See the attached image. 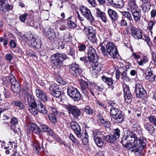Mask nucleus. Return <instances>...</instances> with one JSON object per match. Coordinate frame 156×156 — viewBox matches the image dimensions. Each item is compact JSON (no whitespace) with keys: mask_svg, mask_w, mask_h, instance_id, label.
Masks as SVG:
<instances>
[{"mask_svg":"<svg viewBox=\"0 0 156 156\" xmlns=\"http://www.w3.org/2000/svg\"><path fill=\"white\" fill-rule=\"evenodd\" d=\"M121 142L127 150L133 152L136 156H139L146 146V140L143 137H137L133 132L126 131L122 136Z\"/></svg>","mask_w":156,"mask_h":156,"instance_id":"f257e3e1","label":"nucleus"},{"mask_svg":"<svg viewBox=\"0 0 156 156\" xmlns=\"http://www.w3.org/2000/svg\"><path fill=\"white\" fill-rule=\"evenodd\" d=\"M66 58V54L57 53L51 56L50 60L52 64L55 66L60 68L63 66L64 61Z\"/></svg>","mask_w":156,"mask_h":156,"instance_id":"f03ea898","label":"nucleus"},{"mask_svg":"<svg viewBox=\"0 0 156 156\" xmlns=\"http://www.w3.org/2000/svg\"><path fill=\"white\" fill-rule=\"evenodd\" d=\"M4 83L12 85V89L15 93H20L21 91L20 85L16 80V78L12 75L3 78Z\"/></svg>","mask_w":156,"mask_h":156,"instance_id":"7ed1b4c3","label":"nucleus"},{"mask_svg":"<svg viewBox=\"0 0 156 156\" xmlns=\"http://www.w3.org/2000/svg\"><path fill=\"white\" fill-rule=\"evenodd\" d=\"M69 71L71 75L75 77H81L83 76V70L80 66L77 64L74 63L71 65Z\"/></svg>","mask_w":156,"mask_h":156,"instance_id":"20e7f679","label":"nucleus"},{"mask_svg":"<svg viewBox=\"0 0 156 156\" xmlns=\"http://www.w3.org/2000/svg\"><path fill=\"white\" fill-rule=\"evenodd\" d=\"M87 58L90 62H97L99 57L95 49L93 47L89 46L87 49Z\"/></svg>","mask_w":156,"mask_h":156,"instance_id":"39448f33","label":"nucleus"},{"mask_svg":"<svg viewBox=\"0 0 156 156\" xmlns=\"http://www.w3.org/2000/svg\"><path fill=\"white\" fill-rule=\"evenodd\" d=\"M80 10L81 14L87 19L90 21V23H93L94 20V17L92 16L90 10L87 7L81 5L80 6Z\"/></svg>","mask_w":156,"mask_h":156,"instance_id":"423d86ee","label":"nucleus"},{"mask_svg":"<svg viewBox=\"0 0 156 156\" xmlns=\"http://www.w3.org/2000/svg\"><path fill=\"white\" fill-rule=\"evenodd\" d=\"M67 94L73 99L78 101L81 98V94L76 88L72 86L69 87L67 88Z\"/></svg>","mask_w":156,"mask_h":156,"instance_id":"0eeeda50","label":"nucleus"},{"mask_svg":"<svg viewBox=\"0 0 156 156\" xmlns=\"http://www.w3.org/2000/svg\"><path fill=\"white\" fill-rule=\"evenodd\" d=\"M135 92L136 96L138 98L144 99L147 96L146 90L143 88L140 83L138 82L136 83Z\"/></svg>","mask_w":156,"mask_h":156,"instance_id":"6e6552de","label":"nucleus"},{"mask_svg":"<svg viewBox=\"0 0 156 156\" xmlns=\"http://www.w3.org/2000/svg\"><path fill=\"white\" fill-rule=\"evenodd\" d=\"M12 6L8 3V0H0V11L1 14H6L12 10Z\"/></svg>","mask_w":156,"mask_h":156,"instance_id":"1a4fd4ad","label":"nucleus"},{"mask_svg":"<svg viewBox=\"0 0 156 156\" xmlns=\"http://www.w3.org/2000/svg\"><path fill=\"white\" fill-rule=\"evenodd\" d=\"M106 46L108 54L112 58H116L117 57L118 51L113 43L108 42Z\"/></svg>","mask_w":156,"mask_h":156,"instance_id":"9d476101","label":"nucleus"},{"mask_svg":"<svg viewBox=\"0 0 156 156\" xmlns=\"http://www.w3.org/2000/svg\"><path fill=\"white\" fill-rule=\"evenodd\" d=\"M136 21H139L141 17L140 10L137 6L136 4L129 6Z\"/></svg>","mask_w":156,"mask_h":156,"instance_id":"9b49d317","label":"nucleus"},{"mask_svg":"<svg viewBox=\"0 0 156 156\" xmlns=\"http://www.w3.org/2000/svg\"><path fill=\"white\" fill-rule=\"evenodd\" d=\"M67 109L69 114H72L75 118H78L81 114L80 110L74 105H69L67 106Z\"/></svg>","mask_w":156,"mask_h":156,"instance_id":"f8f14e48","label":"nucleus"},{"mask_svg":"<svg viewBox=\"0 0 156 156\" xmlns=\"http://www.w3.org/2000/svg\"><path fill=\"white\" fill-rule=\"evenodd\" d=\"M123 90L125 101L127 103H130L132 101L133 96L130 91L129 87L125 85L123 86Z\"/></svg>","mask_w":156,"mask_h":156,"instance_id":"ddd939ff","label":"nucleus"},{"mask_svg":"<svg viewBox=\"0 0 156 156\" xmlns=\"http://www.w3.org/2000/svg\"><path fill=\"white\" fill-rule=\"evenodd\" d=\"M71 129L79 138H80L82 135L80 127L78 123L76 122L73 121L70 123Z\"/></svg>","mask_w":156,"mask_h":156,"instance_id":"4468645a","label":"nucleus"},{"mask_svg":"<svg viewBox=\"0 0 156 156\" xmlns=\"http://www.w3.org/2000/svg\"><path fill=\"white\" fill-rule=\"evenodd\" d=\"M27 38L29 41V43L30 47L34 48H38L40 47L41 44L39 42L37 41L32 35H28Z\"/></svg>","mask_w":156,"mask_h":156,"instance_id":"2eb2a0df","label":"nucleus"},{"mask_svg":"<svg viewBox=\"0 0 156 156\" xmlns=\"http://www.w3.org/2000/svg\"><path fill=\"white\" fill-rule=\"evenodd\" d=\"M35 94L37 97L42 101L46 102L49 100L46 94L42 90L38 89H37L35 91Z\"/></svg>","mask_w":156,"mask_h":156,"instance_id":"dca6fc26","label":"nucleus"},{"mask_svg":"<svg viewBox=\"0 0 156 156\" xmlns=\"http://www.w3.org/2000/svg\"><path fill=\"white\" fill-rule=\"evenodd\" d=\"M107 2L112 7L117 9H121L124 5L122 0H107Z\"/></svg>","mask_w":156,"mask_h":156,"instance_id":"f3484780","label":"nucleus"},{"mask_svg":"<svg viewBox=\"0 0 156 156\" xmlns=\"http://www.w3.org/2000/svg\"><path fill=\"white\" fill-rule=\"evenodd\" d=\"M91 66L89 67L91 70H92V73H95V74H97L99 73L102 68V66L100 63H97V62H91Z\"/></svg>","mask_w":156,"mask_h":156,"instance_id":"a211bd4d","label":"nucleus"},{"mask_svg":"<svg viewBox=\"0 0 156 156\" xmlns=\"http://www.w3.org/2000/svg\"><path fill=\"white\" fill-rule=\"evenodd\" d=\"M36 107L38 112H39L43 114H47V110L45 106L39 100L36 101Z\"/></svg>","mask_w":156,"mask_h":156,"instance_id":"6ab92c4d","label":"nucleus"},{"mask_svg":"<svg viewBox=\"0 0 156 156\" xmlns=\"http://www.w3.org/2000/svg\"><path fill=\"white\" fill-rule=\"evenodd\" d=\"M132 35L135 39H141L142 37V33L140 30L136 28L135 27H132L131 28Z\"/></svg>","mask_w":156,"mask_h":156,"instance_id":"aec40b11","label":"nucleus"},{"mask_svg":"<svg viewBox=\"0 0 156 156\" xmlns=\"http://www.w3.org/2000/svg\"><path fill=\"white\" fill-rule=\"evenodd\" d=\"M95 15L98 17H100L102 20L105 23L107 20V17L106 16V14L105 13L102 12L98 8L95 9Z\"/></svg>","mask_w":156,"mask_h":156,"instance_id":"412c9836","label":"nucleus"},{"mask_svg":"<svg viewBox=\"0 0 156 156\" xmlns=\"http://www.w3.org/2000/svg\"><path fill=\"white\" fill-rule=\"evenodd\" d=\"M46 34L47 37L51 41H54L55 38L57 37L54 32L53 30L52 29L51 27H50L48 29V30L46 32Z\"/></svg>","mask_w":156,"mask_h":156,"instance_id":"4be33fe9","label":"nucleus"},{"mask_svg":"<svg viewBox=\"0 0 156 156\" xmlns=\"http://www.w3.org/2000/svg\"><path fill=\"white\" fill-rule=\"evenodd\" d=\"M93 139L96 145L99 147H101L103 145V142L101 138L97 135V133H93Z\"/></svg>","mask_w":156,"mask_h":156,"instance_id":"5701e85b","label":"nucleus"},{"mask_svg":"<svg viewBox=\"0 0 156 156\" xmlns=\"http://www.w3.org/2000/svg\"><path fill=\"white\" fill-rule=\"evenodd\" d=\"M102 79L104 82L108 86L112 87V89H113V85L114 84L113 80L112 79V77H108L105 76H103L102 77Z\"/></svg>","mask_w":156,"mask_h":156,"instance_id":"b1692460","label":"nucleus"},{"mask_svg":"<svg viewBox=\"0 0 156 156\" xmlns=\"http://www.w3.org/2000/svg\"><path fill=\"white\" fill-rule=\"evenodd\" d=\"M108 12L109 17L112 21H115L118 19V15L115 11L111 9H109Z\"/></svg>","mask_w":156,"mask_h":156,"instance_id":"393cba45","label":"nucleus"},{"mask_svg":"<svg viewBox=\"0 0 156 156\" xmlns=\"http://www.w3.org/2000/svg\"><path fill=\"white\" fill-rule=\"evenodd\" d=\"M32 145L34 151L37 154H39L41 147V146L39 142L37 141H34Z\"/></svg>","mask_w":156,"mask_h":156,"instance_id":"a878e982","label":"nucleus"},{"mask_svg":"<svg viewBox=\"0 0 156 156\" xmlns=\"http://www.w3.org/2000/svg\"><path fill=\"white\" fill-rule=\"evenodd\" d=\"M145 79L149 81L153 82L155 80L154 76L153 75L152 72L149 70H147L145 73Z\"/></svg>","mask_w":156,"mask_h":156,"instance_id":"bb28decb","label":"nucleus"},{"mask_svg":"<svg viewBox=\"0 0 156 156\" xmlns=\"http://www.w3.org/2000/svg\"><path fill=\"white\" fill-rule=\"evenodd\" d=\"M26 96L27 98L28 105L32 104L33 105L36 103V101L35 100L34 96L30 94L29 93L27 92L26 93Z\"/></svg>","mask_w":156,"mask_h":156,"instance_id":"cd10ccee","label":"nucleus"},{"mask_svg":"<svg viewBox=\"0 0 156 156\" xmlns=\"http://www.w3.org/2000/svg\"><path fill=\"white\" fill-rule=\"evenodd\" d=\"M30 130L34 133L37 135L40 134L41 131L40 130V128L35 124H32L31 125Z\"/></svg>","mask_w":156,"mask_h":156,"instance_id":"c85d7f7f","label":"nucleus"},{"mask_svg":"<svg viewBox=\"0 0 156 156\" xmlns=\"http://www.w3.org/2000/svg\"><path fill=\"white\" fill-rule=\"evenodd\" d=\"M145 128L151 134L154 132V128L153 125L150 123H146L144 125Z\"/></svg>","mask_w":156,"mask_h":156,"instance_id":"c756f323","label":"nucleus"},{"mask_svg":"<svg viewBox=\"0 0 156 156\" xmlns=\"http://www.w3.org/2000/svg\"><path fill=\"white\" fill-rule=\"evenodd\" d=\"M28 110L30 112L34 115H36L38 114L37 109L36 107V103L33 105H28Z\"/></svg>","mask_w":156,"mask_h":156,"instance_id":"7c9ffc66","label":"nucleus"},{"mask_svg":"<svg viewBox=\"0 0 156 156\" xmlns=\"http://www.w3.org/2000/svg\"><path fill=\"white\" fill-rule=\"evenodd\" d=\"M123 116L122 114L116 117H111V119L115 124L121 123L123 121Z\"/></svg>","mask_w":156,"mask_h":156,"instance_id":"2f4dec72","label":"nucleus"},{"mask_svg":"<svg viewBox=\"0 0 156 156\" xmlns=\"http://www.w3.org/2000/svg\"><path fill=\"white\" fill-rule=\"evenodd\" d=\"M151 7L150 2L147 1L145 0L142 5V9L144 12H148L149 11Z\"/></svg>","mask_w":156,"mask_h":156,"instance_id":"473e14b6","label":"nucleus"},{"mask_svg":"<svg viewBox=\"0 0 156 156\" xmlns=\"http://www.w3.org/2000/svg\"><path fill=\"white\" fill-rule=\"evenodd\" d=\"M11 103L13 106L18 107L20 109L22 110L24 108L23 104L20 101H12Z\"/></svg>","mask_w":156,"mask_h":156,"instance_id":"72a5a7b5","label":"nucleus"},{"mask_svg":"<svg viewBox=\"0 0 156 156\" xmlns=\"http://www.w3.org/2000/svg\"><path fill=\"white\" fill-rule=\"evenodd\" d=\"M83 110L86 114L87 115H91L93 114V109L90 108L89 106H86L84 107Z\"/></svg>","mask_w":156,"mask_h":156,"instance_id":"f704fd0d","label":"nucleus"},{"mask_svg":"<svg viewBox=\"0 0 156 156\" xmlns=\"http://www.w3.org/2000/svg\"><path fill=\"white\" fill-rule=\"evenodd\" d=\"M105 42H104L102 43V44L101 45L100 49L104 56H108V55L107 53V51L106 50L105 47L103 45V44L105 45Z\"/></svg>","mask_w":156,"mask_h":156,"instance_id":"c9c22d12","label":"nucleus"},{"mask_svg":"<svg viewBox=\"0 0 156 156\" xmlns=\"http://www.w3.org/2000/svg\"><path fill=\"white\" fill-rule=\"evenodd\" d=\"M67 23L68 26L70 28H74L76 27V24L71 20L69 18L67 19Z\"/></svg>","mask_w":156,"mask_h":156,"instance_id":"e433bc0d","label":"nucleus"},{"mask_svg":"<svg viewBox=\"0 0 156 156\" xmlns=\"http://www.w3.org/2000/svg\"><path fill=\"white\" fill-rule=\"evenodd\" d=\"M120 131L119 129H116L114 130L113 134H112L115 138L117 140L119 138L120 136Z\"/></svg>","mask_w":156,"mask_h":156,"instance_id":"4c0bfd02","label":"nucleus"},{"mask_svg":"<svg viewBox=\"0 0 156 156\" xmlns=\"http://www.w3.org/2000/svg\"><path fill=\"white\" fill-rule=\"evenodd\" d=\"M121 13L122 16L127 18L129 20H132V17L131 13L128 11H122L121 12Z\"/></svg>","mask_w":156,"mask_h":156,"instance_id":"58836bf2","label":"nucleus"},{"mask_svg":"<svg viewBox=\"0 0 156 156\" xmlns=\"http://www.w3.org/2000/svg\"><path fill=\"white\" fill-rule=\"evenodd\" d=\"M18 122V119L16 117H13L11 119V126L13 127V128H16V125H17Z\"/></svg>","mask_w":156,"mask_h":156,"instance_id":"ea45409f","label":"nucleus"},{"mask_svg":"<svg viewBox=\"0 0 156 156\" xmlns=\"http://www.w3.org/2000/svg\"><path fill=\"white\" fill-rule=\"evenodd\" d=\"M81 87L83 90H84L86 89L89 87V84L87 82L84 81H82L80 83Z\"/></svg>","mask_w":156,"mask_h":156,"instance_id":"a19ab883","label":"nucleus"},{"mask_svg":"<svg viewBox=\"0 0 156 156\" xmlns=\"http://www.w3.org/2000/svg\"><path fill=\"white\" fill-rule=\"evenodd\" d=\"M120 111L117 108H115L113 106H112L110 110V115L111 116L114 115L115 114L118 113L119 111Z\"/></svg>","mask_w":156,"mask_h":156,"instance_id":"79ce46f5","label":"nucleus"},{"mask_svg":"<svg viewBox=\"0 0 156 156\" xmlns=\"http://www.w3.org/2000/svg\"><path fill=\"white\" fill-rule=\"evenodd\" d=\"M57 115L52 113H49L48 115V117L50 121L52 122L55 123L56 122V116Z\"/></svg>","mask_w":156,"mask_h":156,"instance_id":"37998d69","label":"nucleus"},{"mask_svg":"<svg viewBox=\"0 0 156 156\" xmlns=\"http://www.w3.org/2000/svg\"><path fill=\"white\" fill-rule=\"evenodd\" d=\"M2 112L8 110L9 108V104L8 103H5L2 104L1 105Z\"/></svg>","mask_w":156,"mask_h":156,"instance_id":"c03bdc74","label":"nucleus"},{"mask_svg":"<svg viewBox=\"0 0 156 156\" xmlns=\"http://www.w3.org/2000/svg\"><path fill=\"white\" fill-rule=\"evenodd\" d=\"M51 94L55 98L60 99V100H61L62 96H61V90L52 92Z\"/></svg>","mask_w":156,"mask_h":156,"instance_id":"a18cd8bd","label":"nucleus"},{"mask_svg":"<svg viewBox=\"0 0 156 156\" xmlns=\"http://www.w3.org/2000/svg\"><path fill=\"white\" fill-rule=\"evenodd\" d=\"M86 29H87V31L86 34L87 35L88 37H89V35H90L91 34L93 35L95 34V31L93 30V28L91 27L88 28H86Z\"/></svg>","mask_w":156,"mask_h":156,"instance_id":"49530a36","label":"nucleus"},{"mask_svg":"<svg viewBox=\"0 0 156 156\" xmlns=\"http://www.w3.org/2000/svg\"><path fill=\"white\" fill-rule=\"evenodd\" d=\"M88 39L93 43H96L97 40V38L96 37V34H94L92 35L91 34L90 35H89V37H88Z\"/></svg>","mask_w":156,"mask_h":156,"instance_id":"de8ad7c7","label":"nucleus"},{"mask_svg":"<svg viewBox=\"0 0 156 156\" xmlns=\"http://www.w3.org/2000/svg\"><path fill=\"white\" fill-rule=\"evenodd\" d=\"M40 130L41 131L46 132L48 129H50V128L47 125H41L40 126Z\"/></svg>","mask_w":156,"mask_h":156,"instance_id":"09e8293b","label":"nucleus"},{"mask_svg":"<svg viewBox=\"0 0 156 156\" xmlns=\"http://www.w3.org/2000/svg\"><path fill=\"white\" fill-rule=\"evenodd\" d=\"M69 137L70 140L73 143L76 144H78L79 142L78 140L75 137L73 134H70Z\"/></svg>","mask_w":156,"mask_h":156,"instance_id":"8fccbe9b","label":"nucleus"},{"mask_svg":"<svg viewBox=\"0 0 156 156\" xmlns=\"http://www.w3.org/2000/svg\"><path fill=\"white\" fill-rule=\"evenodd\" d=\"M58 87V86L55 84H52L49 88V90L51 94L52 92H53V90H55V89H56V88L57 89Z\"/></svg>","mask_w":156,"mask_h":156,"instance_id":"3c124183","label":"nucleus"},{"mask_svg":"<svg viewBox=\"0 0 156 156\" xmlns=\"http://www.w3.org/2000/svg\"><path fill=\"white\" fill-rule=\"evenodd\" d=\"M28 14L25 13L19 16V19L22 22H24L26 20Z\"/></svg>","mask_w":156,"mask_h":156,"instance_id":"603ef678","label":"nucleus"},{"mask_svg":"<svg viewBox=\"0 0 156 156\" xmlns=\"http://www.w3.org/2000/svg\"><path fill=\"white\" fill-rule=\"evenodd\" d=\"M147 118L151 122L154 123L156 126V119L154 116H150Z\"/></svg>","mask_w":156,"mask_h":156,"instance_id":"864d4df0","label":"nucleus"},{"mask_svg":"<svg viewBox=\"0 0 156 156\" xmlns=\"http://www.w3.org/2000/svg\"><path fill=\"white\" fill-rule=\"evenodd\" d=\"M79 50L80 51H84L86 49V46L85 44H80L78 46Z\"/></svg>","mask_w":156,"mask_h":156,"instance_id":"5fc2aeb1","label":"nucleus"},{"mask_svg":"<svg viewBox=\"0 0 156 156\" xmlns=\"http://www.w3.org/2000/svg\"><path fill=\"white\" fill-rule=\"evenodd\" d=\"M63 39L66 42H69L71 40V37L69 34H65L63 37Z\"/></svg>","mask_w":156,"mask_h":156,"instance_id":"6e6d98bb","label":"nucleus"},{"mask_svg":"<svg viewBox=\"0 0 156 156\" xmlns=\"http://www.w3.org/2000/svg\"><path fill=\"white\" fill-rule=\"evenodd\" d=\"M86 58L87 57L86 56L80 57V60L81 61H84V63H87L88 64H91V62H90L89 60V61H88L86 59Z\"/></svg>","mask_w":156,"mask_h":156,"instance_id":"4d7b16f0","label":"nucleus"},{"mask_svg":"<svg viewBox=\"0 0 156 156\" xmlns=\"http://www.w3.org/2000/svg\"><path fill=\"white\" fill-rule=\"evenodd\" d=\"M13 58V56L11 54H7L5 55L6 59L8 61L11 62Z\"/></svg>","mask_w":156,"mask_h":156,"instance_id":"13d9d810","label":"nucleus"},{"mask_svg":"<svg viewBox=\"0 0 156 156\" xmlns=\"http://www.w3.org/2000/svg\"><path fill=\"white\" fill-rule=\"evenodd\" d=\"M92 87H94V89L99 91H102L104 88L103 86H101V87L95 85L94 84L92 85Z\"/></svg>","mask_w":156,"mask_h":156,"instance_id":"bf43d9fd","label":"nucleus"},{"mask_svg":"<svg viewBox=\"0 0 156 156\" xmlns=\"http://www.w3.org/2000/svg\"><path fill=\"white\" fill-rule=\"evenodd\" d=\"M89 3L93 7L95 6L96 2L95 0H88Z\"/></svg>","mask_w":156,"mask_h":156,"instance_id":"052dcab7","label":"nucleus"},{"mask_svg":"<svg viewBox=\"0 0 156 156\" xmlns=\"http://www.w3.org/2000/svg\"><path fill=\"white\" fill-rule=\"evenodd\" d=\"M9 44L10 46L12 48H15L16 47V44L15 41L13 40H11L10 41Z\"/></svg>","mask_w":156,"mask_h":156,"instance_id":"680f3d73","label":"nucleus"},{"mask_svg":"<svg viewBox=\"0 0 156 156\" xmlns=\"http://www.w3.org/2000/svg\"><path fill=\"white\" fill-rule=\"evenodd\" d=\"M154 24V22H153V21L150 22L148 24V26L147 27L148 29L149 30H151Z\"/></svg>","mask_w":156,"mask_h":156,"instance_id":"e2e57ef3","label":"nucleus"},{"mask_svg":"<svg viewBox=\"0 0 156 156\" xmlns=\"http://www.w3.org/2000/svg\"><path fill=\"white\" fill-rule=\"evenodd\" d=\"M110 137L109 139V143H113L114 142H115L116 140L115 138L114 137V136L112 135V134L110 136Z\"/></svg>","mask_w":156,"mask_h":156,"instance_id":"0e129e2a","label":"nucleus"},{"mask_svg":"<svg viewBox=\"0 0 156 156\" xmlns=\"http://www.w3.org/2000/svg\"><path fill=\"white\" fill-rule=\"evenodd\" d=\"M57 82L62 85H64L66 84V82L64 81H63L62 78L61 77H59L58 79H57Z\"/></svg>","mask_w":156,"mask_h":156,"instance_id":"69168bd1","label":"nucleus"},{"mask_svg":"<svg viewBox=\"0 0 156 156\" xmlns=\"http://www.w3.org/2000/svg\"><path fill=\"white\" fill-rule=\"evenodd\" d=\"M75 51L72 49L70 48V51L68 52V54L72 56L73 57L75 56Z\"/></svg>","mask_w":156,"mask_h":156,"instance_id":"338daca9","label":"nucleus"},{"mask_svg":"<svg viewBox=\"0 0 156 156\" xmlns=\"http://www.w3.org/2000/svg\"><path fill=\"white\" fill-rule=\"evenodd\" d=\"M152 58L153 59V61L155 65L156 66V54L154 52L152 53Z\"/></svg>","mask_w":156,"mask_h":156,"instance_id":"774afa93","label":"nucleus"}]
</instances>
